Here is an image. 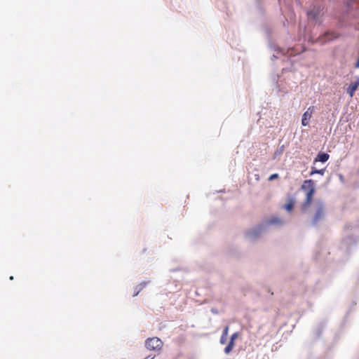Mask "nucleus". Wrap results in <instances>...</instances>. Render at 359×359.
<instances>
[{"label":"nucleus","instance_id":"obj_1","mask_svg":"<svg viewBox=\"0 0 359 359\" xmlns=\"http://www.w3.org/2000/svg\"><path fill=\"white\" fill-rule=\"evenodd\" d=\"M301 189L304 191H307L306 199L304 203V206L306 207L309 205L312 202L313 197L316 191L314 187V182L312 180H305L303 182Z\"/></svg>","mask_w":359,"mask_h":359},{"label":"nucleus","instance_id":"obj_2","mask_svg":"<svg viewBox=\"0 0 359 359\" xmlns=\"http://www.w3.org/2000/svg\"><path fill=\"white\" fill-rule=\"evenodd\" d=\"M163 342L158 337L148 338L145 341V347L149 351L159 352L162 350Z\"/></svg>","mask_w":359,"mask_h":359},{"label":"nucleus","instance_id":"obj_3","mask_svg":"<svg viewBox=\"0 0 359 359\" xmlns=\"http://www.w3.org/2000/svg\"><path fill=\"white\" fill-rule=\"evenodd\" d=\"M314 112V107H309L307 110L303 114L302 118V124L304 126H306L309 125V121L313 116Z\"/></svg>","mask_w":359,"mask_h":359},{"label":"nucleus","instance_id":"obj_4","mask_svg":"<svg viewBox=\"0 0 359 359\" xmlns=\"http://www.w3.org/2000/svg\"><path fill=\"white\" fill-rule=\"evenodd\" d=\"M239 334L238 332L233 333L230 339V341L229 342L228 345L224 348V353L226 354H229L231 352L234 347V341L238 337Z\"/></svg>","mask_w":359,"mask_h":359},{"label":"nucleus","instance_id":"obj_5","mask_svg":"<svg viewBox=\"0 0 359 359\" xmlns=\"http://www.w3.org/2000/svg\"><path fill=\"white\" fill-rule=\"evenodd\" d=\"M324 216V208H323V206L322 205H320L316 214H315V216L313 217V223L314 224H317Z\"/></svg>","mask_w":359,"mask_h":359},{"label":"nucleus","instance_id":"obj_6","mask_svg":"<svg viewBox=\"0 0 359 359\" xmlns=\"http://www.w3.org/2000/svg\"><path fill=\"white\" fill-rule=\"evenodd\" d=\"M359 86V79L353 82H351L349 86L347 88V93L351 97L353 96L355 91L358 89Z\"/></svg>","mask_w":359,"mask_h":359},{"label":"nucleus","instance_id":"obj_7","mask_svg":"<svg viewBox=\"0 0 359 359\" xmlns=\"http://www.w3.org/2000/svg\"><path fill=\"white\" fill-rule=\"evenodd\" d=\"M329 154L326 153H319L316 157L314 162L320 161L322 163H325L329 159Z\"/></svg>","mask_w":359,"mask_h":359},{"label":"nucleus","instance_id":"obj_8","mask_svg":"<svg viewBox=\"0 0 359 359\" xmlns=\"http://www.w3.org/2000/svg\"><path fill=\"white\" fill-rule=\"evenodd\" d=\"M294 199L290 198L287 200V203L284 206V208L290 212L291 211L292 209H293V207H294Z\"/></svg>","mask_w":359,"mask_h":359},{"label":"nucleus","instance_id":"obj_9","mask_svg":"<svg viewBox=\"0 0 359 359\" xmlns=\"http://www.w3.org/2000/svg\"><path fill=\"white\" fill-rule=\"evenodd\" d=\"M326 36L329 40H332L337 39L339 36V34L335 32H327Z\"/></svg>","mask_w":359,"mask_h":359},{"label":"nucleus","instance_id":"obj_10","mask_svg":"<svg viewBox=\"0 0 359 359\" xmlns=\"http://www.w3.org/2000/svg\"><path fill=\"white\" fill-rule=\"evenodd\" d=\"M324 172H325L324 169L317 170L316 168L313 167L311 168V171L310 172V175H313L314 174H320V175H323L324 174Z\"/></svg>","mask_w":359,"mask_h":359},{"label":"nucleus","instance_id":"obj_11","mask_svg":"<svg viewBox=\"0 0 359 359\" xmlns=\"http://www.w3.org/2000/svg\"><path fill=\"white\" fill-rule=\"evenodd\" d=\"M228 333H229V326H226L223 330L222 335L227 337Z\"/></svg>","mask_w":359,"mask_h":359},{"label":"nucleus","instance_id":"obj_12","mask_svg":"<svg viewBox=\"0 0 359 359\" xmlns=\"http://www.w3.org/2000/svg\"><path fill=\"white\" fill-rule=\"evenodd\" d=\"M278 177H279V176H278V174H277V173L272 174V175H270V177H269V181H272V180H275V179L278 178Z\"/></svg>","mask_w":359,"mask_h":359},{"label":"nucleus","instance_id":"obj_13","mask_svg":"<svg viewBox=\"0 0 359 359\" xmlns=\"http://www.w3.org/2000/svg\"><path fill=\"white\" fill-rule=\"evenodd\" d=\"M226 340H227V337H224V336H221V338H220V343L222 344H224L226 342Z\"/></svg>","mask_w":359,"mask_h":359},{"label":"nucleus","instance_id":"obj_14","mask_svg":"<svg viewBox=\"0 0 359 359\" xmlns=\"http://www.w3.org/2000/svg\"><path fill=\"white\" fill-rule=\"evenodd\" d=\"M255 234H256V233H255V232H254V231H252V232H250V236H252H252H255Z\"/></svg>","mask_w":359,"mask_h":359},{"label":"nucleus","instance_id":"obj_15","mask_svg":"<svg viewBox=\"0 0 359 359\" xmlns=\"http://www.w3.org/2000/svg\"><path fill=\"white\" fill-rule=\"evenodd\" d=\"M154 357H151L150 355L146 357L144 359H154Z\"/></svg>","mask_w":359,"mask_h":359},{"label":"nucleus","instance_id":"obj_16","mask_svg":"<svg viewBox=\"0 0 359 359\" xmlns=\"http://www.w3.org/2000/svg\"><path fill=\"white\" fill-rule=\"evenodd\" d=\"M355 29L359 31V24L356 25Z\"/></svg>","mask_w":359,"mask_h":359},{"label":"nucleus","instance_id":"obj_17","mask_svg":"<svg viewBox=\"0 0 359 359\" xmlns=\"http://www.w3.org/2000/svg\"><path fill=\"white\" fill-rule=\"evenodd\" d=\"M276 222H278V220H276V221H271V223H276Z\"/></svg>","mask_w":359,"mask_h":359}]
</instances>
